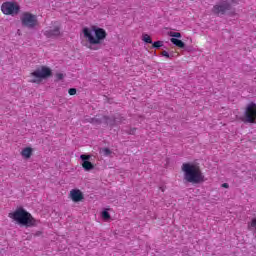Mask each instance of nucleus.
I'll list each match as a JSON object with an SVG mask.
<instances>
[{
  "label": "nucleus",
  "mask_w": 256,
  "mask_h": 256,
  "mask_svg": "<svg viewBox=\"0 0 256 256\" xmlns=\"http://www.w3.org/2000/svg\"><path fill=\"white\" fill-rule=\"evenodd\" d=\"M249 229H256V217L248 224Z\"/></svg>",
  "instance_id": "nucleus-19"
},
{
  "label": "nucleus",
  "mask_w": 256,
  "mask_h": 256,
  "mask_svg": "<svg viewBox=\"0 0 256 256\" xmlns=\"http://www.w3.org/2000/svg\"><path fill=\"white\" fill-rule=\"evenodd\" d=\"M106 123H110V125H115V122H111L109 120H106Z\"/></svg>",
  "instance_id": "nucleus-26"
},
{
  "label": "nucleus",
  "mask_w": 256,
  "mask_h": 256,
  "mask_svg": "<svg viewBox=\"0 0 256 256\" xmlns=\"http://www.w3.org/2000/svg\"><path fill=\"white\" fill-rule=\"evenodd\" d=\"M1 11L4 15H11L12 17H15V15H19L21 6H19L17 2H4L1 6Z\"/></svg>",
  "instance_id": "nucleus-7"
},
{
  "label": "nucleus",
  "mask_w": 256,
  "mask_h": 256,
  "mask_svg": "<svg viewBox=\"0 0 256 256\" xmlns=\"http://www.w3.org/2000/svg\"><path fill=\"white\" fill-rule=\"evenodd\" d=\"M84 40H82V45L84 47H87V49H91V51H97V47L93 45H99L101 44V41L105 40L107 38V32L103 28H95L94 33L95 37L93 36V32L91 29L84 27L82 29Z\"/></svg>",
  "instance_id": "nucleus-1"
},
{
  "label": "nucleus",
  "mask_w": 256,
  "mask_h": 256,
  "mask_svg": "<svg viewBox=\"0 0 256 256\" xmlns=\"http://www.w3.org/2000/svg\"><path fill=\"white\" fill-rule=\"evenodd\" d=\"M170 37H173L172 39H181V33L179 32H170Z\"/></svg>",
  "instance_id": "nucleus-17"
},
{
  "label": "nucleus",
  "mask_w": 256,
  "mask_h": 256,
  "mask_svg": "<svg viewBox=\"0 0 256 256\" xmlns=\"http://www.w3.org/2000/svg\"><path fill=\"white\" fill-rule=\"evenodd\" d=\"M51 68L47 66H42L40 68H37L34 72H32L30 75L32 77V80L30 83H41L43 79H47V77H51L52 75Z\"/></svg>",
  "instance_id": "nucleus-4"
},
{
  "label": "nucleus",
  "mask_w": 256,
  "mask_h": 256,
  "mask_svg": "<svg viewBox=\"0 0 256 256\" xmlns=\"http://www.w3.org/2000/svg\"><path fill=\"white\" fill-rule=\"evenodd\" d=\"M161 55L162 57H166L167 59H169L170 57L169 52H167L166 50L162 51Z\"/></svg>",
  "instance_id": "nucleus-22"
},
{
  "label": "nucleus",
  "mask_w": 256,
  "mask_h": 256,
  "mask_svg": "<svg viewBox=\"0 0 256 256\" xmlns=\"http://www.w3.org/2000/svg\"><path fill=\"white\" fill-rule=\"evenodd\" d=\"M68 94L69 95H77V89L76 88H70L69 90H68Z\"/></svg>",
  "instance_id": "nucleus-21"
},
{
  "label": "nucleus",
  "mask_w": 256,
  "mask_h": 256,
  "mask_svg": "<svg viewBox=\"0 0 256 256\" xmlns=\"http://www.w3.org/2000/svg\"><path fill=\"white\" fill-rule=\"evenodd\" d=\"M243 123L256 124V104L251 102L244 111V117L241 118Z\"/></svg>",
  "instance_id": "nucleus-6"
},
{
  "label": "nucleus",
  "mask_w": 256,
  "mask_h": 256,
  "mask_svg": "<svg viewBox=\"0 0 256 256\" xmlns=\"http://www.w3.org/2000/svg\"><path fill=\"white\" fill-rule=\"evenodd\" d=\"M221 187H223L224 189H229V184L228 183H223L221 185Z\"/></svg>",
  "instance_id": "nucleus-25"
},
{
  "label": "nucleus",
  "mask_w": 256,
  "mask_h": 256,
  "mask_svg": "<svg viewBox=\"0 0 256 256\" xmlns=\"http://www.w3.org/2000/svg\"><path fill=\"white\" fill-rule=\"evenodd\" d=\"M89 123H92V125H99L101 124V118H99V116H96L94 118H90Z\"/></svg>",
  "instance_id": "nucleus-14"
},
{
  "label": "nucleus",
  "mask_w": 256,
  "mask_h": 256,
  "mask_svg": "<svg viewBox=\"0 0 256 256\" xmlns=\"http://www.w3.org/2000/svg\"><path fill=\"white\" fill-rule=\"evenodd\" d=\"M44 35L47 39H55L61 36V26L59 22H52V26L44 30Z\"/></svg>",
  "instance_id": "nucleus-8"
},
{
  "label": "nucleus",
  "mask_w": 256,
  "mask_h": 256,
  "mask_svg": "<svg viewBox=\"0 0 256 256\" xmlns=\"http://www.w3.org/2000/svg\"><path fill=\"white\" fill-rule=\"evenodd\" d=\"M63 74L62 73H58V74H56V78L59 80V81H61V79H63Z\"/></svg>",
  "instance_id": "nucleus-23"
},
{
  "label": "nucleus",
  "mask_w": 256,
  "mask_h": 256,
  "mask_svg": "<svg viewBox=\"0 0 256 256\" xmlns=\"http://www.w3.org/2000/svg\"><path fill=\"white\" fill-rule=\"evenodd\" d=\"M101 217L104 221H109V219H111V214L107 211H103Z\"/></svg>",
  "instance_id": "nucleus-15"
},
{
  "label": "nucleus",
  "mask_w": 256,
  "mask_h": 256,
  "mask_svg": "<svg viewBox=\"0 0 256 256\" xmlns=\"http://www.w3.org/2000/svg\"><path fill=\"white\" fill-rule=\"evenodd\" d=\"M22 27H26L27 29H35L39 25V20L37 19V15L31 12H23L20 17Z\"/></svg>",
  "instance_id": "nucleus-5"
},
{
  "label": "nucleus",
  "mask_w": 256,
  "mask_h": 256,
  "mask_svg": "<svg viewBox=\"0 0 256 256\" xmlns=\"http://www.w3.org/2000/svg\"><path fill=\"white\" fill-rule=\"evenodd\" d=\"M152 47H154V49H159V47H163V41H156L152 44Z\"/></svg>",
  "instance_id": "nucleus-18"
},
{
  "label": "nucleus",
  "mask_w": 256,
  "mask_h": 256,
  "mask_svg": "<svg viewBox=\"0 0 256 256\" xmlns=\"http://www.w3.org/2000/svg\"><path fill=\"white\" fill-rule=\"evenodd\" d=\"M103 154L106 156V157H109V155H111V150L109 148H104L103 150Z\"/></svg>",
  "instance_id": "nucleus-20"
},
{
  "label": "nucleus",
  "mask_w": 256,
  "mask_h": 256,
  "mask_svg": "<svg viewBox=\"0 0 256 256\" xmlns=\"http://www.w3.org/2000/svg\"><path fill=\"white\" fill-rule=\"evenodd\" d=\"M8 217L19 223V225H24V227H37V219L24 208L16 209L14 212L9 213Z\"/></svg>",
  "instance_id": "nucleus-3"
},
{
  "label": "nucleus",
  "mask_w": 256,
  "mask_h": 256,
  "mask_svg": "<svg viewBox=\"0 0 256 256\" xmlns=\"http://www.w3.org/2000/svg\"><path fill=\"white\" fill-rule=\"evenodd\" d=\"M69 197L74 203H79L85 199L83 192L79 189H72L69 193Z\"/></svg>",
  "instance_id": "nucleus-11"
},
{
  "label": "nucleus",
  "mask_w": 256,
  "mask_h": 256,
  "mask_svg": "<svg viewBox=\"0 0 256 256\" xmlns=\"http://www.w3.org/2000/svg\"><path fill=\"white\" fill-rule=\"evenodd\" d=\"M20 155L23 157V159H31V156L33 155V148L26 147L22 149Z\"/></svg>",
  "instance_id": "nucleus-12"
},
{
  "label": "nucleus",
  "mask_w": 256,
  "mask_h": 256,
  "mask_svg": "<svg viewBox=\"0 0 256 256\" xmlns=\"http://www.w3.org/2000/svg\"><path fill=\"white\" fill-rule=\"evenodd\" d=\"M143 41L145 43H149V44L153 43V40L151 39V36H149V34H144L143 35Z\"/></svg>",
  "instance_id": "nucleus-16"
},
{
  "label": "nucleus",
  "mask_w": 256,
  "mask_h": 256,
  "mask_svg": "<svg viewBox=\"0 0 256 256\" xmlns=\"http://www.w3.org/2000/svg\"><path fill=\"white\" fill-rule=\"evenodd\" d=\"M181 169L184 173V179L187 181V183H192L193 185L204 183L205 175H203L199 165L190 162L183 163Z\"/></svg>",
  "instance_id": "nucleus-2"
},
{
  "label": "nucleus",
  "mask_w": 256,
  "mask_h": 256,
  "mask_svg": "<svg viewBox=\"0 0 256 256\" xmlns=\"http://www.w3.org/2000/svg\"><path fill=\"white\" fill-rule=\"evenodd\" d=\"M170 41L171 43H173V45H175L176 47H179V49H185V42H182L177 38H171Z\"/></svg>",
  "instance_id": "nucleus-13"
},
{
  "label": "nucleus",
  "mask_w": 256,
  "mask_h": 256,
  "mask_svg": "<svg viewBox=\"0 0 256 256\" xmlns=\"http://www.w3.org/2000/svg\"><path fill=\"white\" fill-rule=\"evenodd\" d=\"M135 131H137V129L132 128V129H130V131L128 133H129V135H135Z\"/></svg>",
  "instance_id": "nucleus-24"
},
{
  "label": "nucleus",
  "mask_w": 256,
  "mask_h": 256,
  "mask_svg": "<svg viewBox=\"0 0 256 256\" xmlns=\"http://www.w3.org/2000/svg\"><path fill=\"white\" fill-rule=\"evenodd\" d=\"M80 159L82 161V168L84 171H93V169H95V165L89 161L91 159V155L82 154L80 155Z\"/></svg>",
  "instance_id": "nucleus-10"
},
{
  "label": "nucleus",
  "mask_w": 256,
  "mask_h": 256,
  "mask_svg": "<svg viewBox=\"0 0 256 256\" xmlns=\"http://www.w3.org/2000/svg\"><path fill=\"white\" fill-rule=\"evenodd\" d=\"M231 10V4L229 2H221L219 4H216L212 8V13L214 15H225L227 11Z\"/></svg>",
  "instance_id": "nucleus-9"
}]
</instances>
